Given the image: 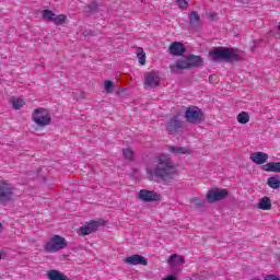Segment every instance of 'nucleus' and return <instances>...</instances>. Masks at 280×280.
<instances>
[{"label": "nucleus", "instance_id": "f704fd0d", "mask_svg": "<svg viewBox=\"0 0 280 280\" xmlns=\"http://www.w3.org/2000/svg\"><path fill=\"white\" fill-rule=\"evenodd\" d=\"M215 78H217L215 74L210 75L209 77V82H211V84H214Z\"/></svg>", "mask_w": 280, "mask_h": 280}, {"label": "nucleus", "instance_id": "e433bc0d", "mask_svg": "<svg viewBox=\"0 0 280 280\" xmlns=\"http://www.w3.org/2000/svg\"><path fill=\"white\" fill-rule=\"evenodd\" d=\"M3 229V223L0 222V231Z\"/></svg>", "mask_w": 280, "mask_h": 280}, {"label": "nucleus", "instance_id": "b1692460", "mask_svg": "<svg viewBox=\"0 0 280 280\" xmlns=\"http://www.w3.org/2000/svg\"><path fill=\"white\" fill-rule=\"evenodd\" d=\"M65 21H67V15H65V14H60V15L55 14V16L52 18L51 23H54L55 25H65Z\"/></svg>", "mask_w": 280, "mask_h": 280}, {"label": "nucleus", "instance_id": "20e7f679", "mask_svg": "<svg viewBox=\"0 0 280 280\" xmlns=\"http://www.w3.org/2000/svg\"><path fill=\"white\" fill-rule=\"evenodd\" d=\"M68 243L67 240L60 235H54L49 242H47L44 246L46 253H58V250H62L67 248Z\"/></svg>", "mask_w": 280, "mask_h": 280}, {"label": "nucleus", "instance_id": "ddd939ff", "mask_svg": "<svg viewBox=\"0 0 280 280\" xmlns=\"http://www.w3.org/2000/svg\"><path fill=\"white\" fill-rule=\"evenodd\" d=\"M168 49L172 56H183L187 51L185 45H183V43L179 42L172 43Z\"/></svg>", "mask_w": 280, "mask_h": 280}, {"label": "nucleus", "instance_id": "4468645a", "mask_svg": "<svg viewBox=\"0 0 280 280\" xmlns=\"http://www.w3.org/2000/svg\"><path fill=\"white\" fill-rule=\"evenodd\" d=\"M97 229H100V223L97 221H91L86 225L80 228V233L81 235H91V233H94Z\"/></svg>", "mask_w": 280, "mask_h": 280}, {"label": "nucleus", "instance_id": "9d476101", "mask_svg": "<svg viewBox=\"0 0 280 280\" xmlns=\"http://www.w3.org/2000/svg\"><path fill=\"white\" fill-rule=\"evenodd\" d=\"M188 19H189L190 30H192L194 32H198L203 25L202 19L200 18V14L197 13V11H191L188 14Z\"/></svg>", "mask_w": 280, "mask_h": 280}, {"label": "nucleus", "instance_id": "6ab92c4d", "mask_svg": "<svg viewBox=\"0 0 280 280\" xmlns=\"http://www.w3.org/2000/svg\"><path fill=\"white\" fill-rule=\"evenodd\" d=\"M264 172H273L280 174V162H269L262 165Z\"/></svg>", "mask_w": 280, "mask_h": 280}, {"label": "nucleus", "instance_id": "a211bd4d", "mask_svg": "<svg viewBox=\"0 0 280 280\" xmlns=\"http://www.w3.org/2000/svg\"><path fill=\"white\" fill-rule=\"evenodd\" d=\"M185 264V257L178 255V254H173L168 258V266L174 267V266H183Z\"/></svg>", "mask_w": 280, "mask_h": 280}, {"label": "nucleus", "instance_id": "6e6552de", "mask_svg": "<svg viewBox=\"0 0 280 280\" xmlns=\"http://www.w3.org/2000/svg\"><path fill=\"white\" fill-rule=\"evenodd\" d=\"M229 196V191L226 189H212L209 190L206 195V200L210 205H213V202H219L220 200H224Z\"/></svg>", "mask_w": 280, "mask_h": 280}, {"label": "nucleus", "instance_id": "2f4dec72", "mask_svg": "<svg viewBox=\"0 0 280 280\" xmlns=\"http://www.w3.org/2000/svg\"><path fill=\"white\" fill-rule=\"evenodd\" d=\"M176 4L180 10H187V8H189V2H187V0H176Z\"/></svg>", "mask_w": 280, "mask_h": 280}, {"label": "nucleus", "instance_id": "c756f323", "mask_svg": "<svg viewBox=\"0 0 280 280\" xmlns=\"http://www.w3.org/2000/svg\"><path fill=\"white\" fill-rule=\"evenodd\" d=\"M122 154H124L125 159H127L128 161H132V159L135 156V152L130 148L124 149Z\"/></svg>", "mask_w": 280, "mask_h": 280}, {"label": "nucleus", "instance_id": "39448f33", "mask_svg": "<svg viewBox=\"0 0 280 280\" xmlns=\"http://www.w3.org/2000/svg\"><path fill=\"white\" fill-rule=\"evenodd\" d=\"M185 117L188 124H194L195 126L205 121V113H202V109L197 106L186 108Z\"/></svg>", "mask_w": 280, "mask_h": 280}, {"label": "nucleus", "instance_id": "c9c22d12", "mask_svg": "<svg viewBox=\"0 0 280 280\" xmlns=\"http://www.w3.org/2000/svg\"><path fill=\"white\" fill-rule=\"evenodd\" d=\"M164 280H176L175 275L167 276Z\"/></svg>", "mask_w": 280, "mask_h": 280}, {"label": "nucleus", "instance_id": "0eeeda50", "mask_svg": "<svg viewBox=\"0 0 280 280\" xmlns=\"http://www.w3.org/2000/svg\"><path fill=\"white\" fill-rule=\"evenodd\" d=\"M185 128V122L180 120V116H173L166 124L168 135H177Z\"/></svg>", "mask_w": 280, "mask_h": 280}, {"label": "nucleus", "instance_id": "72a5a7b5", "mask_svg": "<svg viewBox=\"0 0 280 280\" xmlns=\"http://www.w3.org/2000/svg\"><path fill=\"white\" fill-rule=\"evenodd\" d=\"M208 16H209V19H210L211 21H215V16H218V14H215V13H209Z\"/></svg>", "mask_w": 280, "mask_h": 280}, {"label": "nucleus", "instance_id": "393cba45", "mask_svg": "<svg viewBox=\"0 0 280 280\" xmlns=\"http://www.w3.org/2000/svg\"><path fill=\"white\" fill-rule=\"evenodd\" d=\"M191 207H195V209H202L205 207V200L196 197L190 199Z\"/></svg>", "mask_w": 280, "mask_h": 280}, {"label": "nucleus", "instance_id": "aec40b11", "mask_svg": "<svg viewBox=\"0 0 280 280\" xmlns=\"http://www.w3.org/2000/svg\"><path fill=\"white\" fill-rule=\"evenodd\" d=\"M186 60L188 61L190 69L192 67H200V65H202V57L200 56L190 55L186 57Z\"/></svg>", "mask_w": 280, "mask_h": 280}, {"label": "nucleus", "instance_id": "473e14b6", "mask_svg": "<svg viewBox=\"0 0 280 280\" xmlns=\"http://www.w3.org/2000/svg\"><path fill=\"white\" fill-rule=\"evenodd\" d=\"M264 280H280L279 278H278V276H275V275H268V276H266L265 277V279Z\"/></svg>", "mask_w": 280, "mask_h": 280}, {"label": "nucleus", "instance_id": "423d86ee", "mask_svg": "<svg viewBox=\"0 0 280 280\" xmlns=\"http://www.w3.org/2000/svg\"><path fill=\"white\" fill-rule=\"evenodd\" d=\"M14 198V186L8 182H0V205H8Z\"/></svg>", "mask_w": 280, "mask_h": 280}, {"label": "nucleus", "instance_id": "cd10ccee", "mask_svg": "<svg viewBox=\"0 0 280 280\" xmlns=\"http://www.w3.org/2000/svg\"><path fill=\"white\" fill-rule=\"evenodd\" d=\"M136 54L139 59V63L142 66L145 65V52L143 51V48L138 47Z\"/></svg>", "mask_w": 280, "mask_h": 280}, {"label": "nucleus", "instance_id": "bb28decb", "mask_svg": "<svg viewBox=\"0 0 280 280\" xmlns=\"http://www.w3.org/2000/svg\"><path fill=\"white\" fill-rule=\"evenodd\" d=\"M238 124H248L250 121V116L246 112H242L237 115Z\"/></svg>", "mask_w": 280, "mask_h": 280}, {"label": "nucleus", "instance_id": "f3484780", "mask_svg": "<svg viewBox=\"0 0 280 280\" xmlns=\"http://www.w3.org/2000/svg\"><path fill=\"white\" fill-rule=\"evenodd\" d=\"M258 209H261V211H270V209H272V201H270V197L265 196L260 198Z\"/></svg>", "mask_w": 280, "mask_h": 280}, {"label": "nucleus", "instance_id": "dca6fc26", "mask_svg": "<svg viewBox=\"0 0 280 280\" xmlns=\"http://www.w3.org/2000/svg\"><path fill=\"white\" fill-rule=\"evenodd\" d=\"M250 161L256 165H264V163H268V155L265 152H254L250 154Z\"/></svg>", "mask_w": 280, "mask_h": 280}, {"label": "nucleus", "instance_id": "7ed1b4c3", "mask_svg": "<svg viewBox=\"0 0 280 280\" xmlns=\"http://www.w3.org/2000/svg\"><path fill=\"white\" fill-rule=\"evenodd\" d=\"M32 119L36 126H39V128H45V126L51 124V115H49V112L43 107L36 108L33 112Z\"/></svg>", "mask_w": 280, "mask_h": 280}, {"label": "nucleus", "instance_id": "9b49d317", "mask_svg": "<svg viewBox=\"0 0 280 280\" xmlns=\"http://www.w3.org/2000/svg\"><path fill=\"white\" fill-rule=\"evenodd\" d=\"M139 198L143 200V202H156V200H161V195L152 190L142 189L139 192Z\"/></svg>", "mask_w": 280, "mask_h": 280}, {"label": "nucleus", "instance_id": "f257e3e1", "mask_svg": "<svg viewBox=\"0 0 280 280\" xmlns=\"http://www.w3.org/2000/svg\"><path fill=\"white\" fill-rule=\"evenodd\" d=\"M147 174L151 178H158L159 180H168L174 179L175 176H178V170L176 168L172 158L165 155H160L153 159L152 163L147 167Z\"/></svg>", "mask_w": 280, "mask_h": 280}, {"label": "nucleus", "instance_id": "c85d7f7f", "mask_svg": "<svg viewBox=\"0 0 280 280\" xmlns=\"http://www.w3.org/2000/svg\"><path fill=\"white\" fill-rule=\"evenodd\" d=\"M84 11L88 14H93V12L97 11V2L93 1L90 4H86L85 8H84Z\"/></svg>", "mask_w": 280, "mask_h": 280}, {"label": "nucleus", "instance_id": "4be33fe9", "mask_svg": "<svg viewBox=\"0 0 280 280\" xmlns=\"http://www.w3.org/2000/svg\"><path fill=\"white\" fill-rule=\"evenodd\" d=\"M267 185H269L271 187V189H279V187H280V176L275 175L272 177H269L267 179Z\"/></svg>", "mask_w": 280, "mask_h": 280}, {"label": "nucleus", "instance_id": "a878e982", "mask_svg": "<svg viewBox=\"0 0 280 280\" xmlns=\"http://www.w3.org/2000/svg\"><path fill=\"white\" fill-rule=\"evenodd\" d=\"M54 16H56V13H54L51 10L46 9L42 11V18L44 21H49L51 23V21H54Z\"/></svg>", "mask_w": 280, "mask_h": 280}, {"label": "nucleus", "instance_id": "7c9ffc66", "mask_svg": "<svg viewBox=\"0 0 280 280\" xmlns=\"http://www.w3.org/2000/svg\"><path fill=\"white\" fill-rule=\"evenodd\" d=\"M104 89H105L106 93H113V89H115V82L105 81Z\"/></svg>", "mask_w": 280, "mask_h": 280}, {"label": "nucleus", "instance_id": "f8f14e48", "mask_svg": "<svg viewBox=\"0 0 280 280\" xmlns=\"http://www.w3.org/2000/svg\"><path fill=\"white\" fill-rule=\"evenodd\" d=\"M126 264L129 266H148V259L141 255H132L126 258Z\"/></svg>", "mask_w": 280, "mask_h": 280}, {"label": "nucleus", "instance_id": "412c9836", "mask_svg": "<svg viewBox=\"0 0 280 280\" xmlns=\"http://www.w3.org/2000/svg\"><path fill=\"white\" fill-rule=\"evenodd\" d=\"M168 151L172 152V154H189V149L186 147H174L170 145Z\"/></svg>", "mask_w": 280, "mask_h": 280}, {"label": "nucleus", "instance_id": "2eb2a0df", "mask_svg": "<svg viewBox=\"0 0 280 280\" xmlns=\"http://www.w3.org/2000/svg\"><path fill=\"white\" fill-rule=\"evenodd\" d=\"M170 69L172 73H178L179 71H183V69H190L187 57L185 59H178L175 65L170 67Z\"/></svg>", "mask_w": 280, "mask_h": 280}, {"label": "nucleus", "instance_id": "1a4fd4ad", "mask_svg": "<svg viewBox=\"0 0 280 280\" xmlns=\"http://www.w3.org/2000/svg\"><path fill=\"white\" fill-rule=\"evenodd\" d=\"M161 84V77H159V72L150 71L144 73V86L148 89H156Z\"/></svg>", "mask_w": 280, "mask_h": 280}, {"label": "nucleus", "instance_id": "f03ea898", "mask_svg": "<svg viewBox=\"0 0 280 280\" xmlns=\"http://www.w3.org/2000/svg\"><path fill=\"white\" fill-rule=\"evenodd\" d=\"M209 56L213 62H220V60H225V62L242 60V56H240V52L229 47L214 48L213 50L209 51Z\"/></svg>", "mask_w": 280, "mask_h": 280}, {"label": "nucleus", "instance_id": "5701e85b", "mask_svg": "<svg viewBox=\"0 0 280 280\" xmlns=\"http://www.w3.org/2000/svg\"><path fill=\"white\" fill-rule=\"evenodd\" d=\"M11 104L15 110H21L25 106V101L22 98H12Z\"/></svg>", "mask_w": 280, "mask_h": 280}]
</instances>
